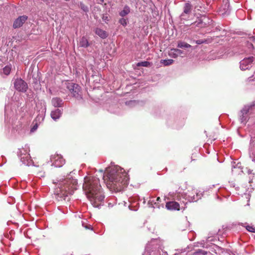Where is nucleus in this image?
<instances>
[{"mask_svg": "<svg viewBox=\"0 0 255 255\" xmlns=\"http://www.w3.org/2000/svg\"><path fill=\"white\" fill-rule=\"evenodd\" d=\"M254 57L253 56L245 58L240 62V68L242 70L249 69L252 67Z\"/></svg>", "mask_w": 255, "mask_h": 255, "instance_id": "nucleus-12", "label": "nucleus"}, {"mask_svg": "<svg viewBox=\"0 0 255 255\" xmlns=\"http://www.w3.org/2000/svg\"><path fill=\"white\" fill-rule=\"evenodd\" d=\"M119 22L123 26H126L127 24V20L125 18H121L119 20Z\"/></svg>", "mask_w": 255, "mask_h": 255, "instance_id": "nucleus-30", "label": "nucleus"}, {"mask_svg": "<svg viewBox=\"0 0 255 255\" xmlns=\"http://www.w3.org/2000/svg\"><path fill=\"white\" fill-rule=\"evenodd\" d=\"M177 47L180 48H188L191 47V45L183 41L178 42Z\"/></svg>", "mask_w": 255, "mask_h": 255, "instance_id": "nucleus-22", "label": "nucleus"}, {"mask_svg": "<svg viewBox=\"0 0 255 255\" xmlns=\"http://www.w3.org/2000/svg\"><path fill=\"white\" fill-rule=\"evenodd\" d=\"M192 5L189 3H186L184 5L183 8V12L180 15L181 19H186L185 15L189 14L192 10Z\"/></svg>", "mask_w": 255, "mask_h": 255, "instance_id": "nucleus-16", "label": "nucleus"}, {"mask_svg": "<svg viewBox=\"0 0 255 255\" xmlns=\"http://www.w3.org/2000/svg\"><path fill=\"white\" fill-rule=\"evenodd\" d=\"M174 60L172 59H165L161 60L160 63L162 64L164 66H168L173 64Z\"/></svg>", "mask_w": 255, "mask_h": 255, "instance_id": "nucleus-24", "label": "nucleus"}, {"mask_svg": "<svg viewBox=\"0 0 255 255\" xmlns=\"http://www.w3.org/2000/svg\"><path fill=\"white\" fill-rule=\"evenodd\" d=\"M156 204V202H154V200L153 199H150L148 201V204L150 206H151L153 208H154V205H155Z\"/></svg>", "mask_w": 255, "mask_h": 255, "instance_id": "nucleus-31", "label": "nucleus"}, {"mask_svg": "<svg viewBox=\"0 0 255 255\" xmlns=\"http://www.w3.org/2000/svg\"><path fill=\"white\" fill-rule=\"evenodd\" d=\"M134 206V203H131V204L129 206V208L130 210L136 211L137 210V208H135L134 209H132V207Z\"/></svg>", "mask_w": 255, "mask_h": 255, "instance_id": "nucleus-33", "label": "nucleus"}, {"mask_svg": "<svg viewBox=\"0 0 255 255\" xmlns=\"http://www.w3.org/2000/svg\"><path fill=\"white\" fill-rule=\"evenodd\" d=\"M99 1H98V3H102L104 2V0H98Z\"/></svg>", "mask_w": 255, "mask_h": 255, "instance_id": "nucleus-38", "label": "nucleus"}, {"mask_svg": "<svg viewBox=\"0 0 255 255\" xmlns=\"http://www.w3.org/2000/svg\"><path fill=\"white\" fill-rule=\"evenodd\" d=\"M95 31L96 34H97L101 38L105 39L108 36L107 32L101 28H97Z\"/></svg>", "mask_w": 255, "mask_h": 255, "instance_id": "nucleus-20", "label": "nucleus"}, {"mask_svg": "<svg viewBox=\"0 0 255 255\" xmlns=\"http://www.w3.org/2000/svg\"><path fill=\"white\" fill-rule=\"evenodd\" d=\"M67 88L72 94L73 97L78 99H82L81 87L78 84L69 83L67 86Z\"/></svg>", "mask_w": 255, "mask_h": 255, "instance_id": "nucleus-8", "label": "nucleus"}, {"mask_svg": "<svg viewBox=\"0 0 255 255\" xmlns=\"http://www.w3.org/2000/svg\"><path fill=\"white\" fill-rule=\"evenodd\" d=\"M79 45L83 47H87L89 46V42L87 39L83 37L79 41Z\"/></svg>", "mask_w": 255, "mask_h": 255, "instance_id": "nucleus-21", "label": "nucleus"}, {"mask_svg": "<svg viewBox=\"0 0 255 255\" xmlns=\"http://www.w3.org/2000/svg\"><path fill=\"white\" fill-rule=\"evenodd\" d=\"M102 18L103 20L107 23L110 21V18L108 14H103Z\"/></svg>", "mask_w": 255, "mask_h": 255, "instance_id": "nucleus-27", "label": "nucleus"}, {"mask_svg": "<svg viewBox=\"0 0 255 255\" xmlns=\"http://www.w3.org/2000/svg\"><path fill=\"white\" fill-rule=\"evenodd\" d=\"M135 102H136L135 101H129L128 103H127V104H132L135 103Z\"/></svg>", "mask_w": 255, "mask_h": 255, "instance_id": "nucleus-35", "label": "nucleus"}, {"mask_svg": "<svg viewBox=\"0 0 255 255\" xmlns=\"http://www.w3.org/2000/svg\"><path fill=\"white\" fill-rule=\"evenodd\" d=\"M206 254L204 251L199 250L198 251L195 252L193 255H205Z\"/></svg>", "mask_w": 255, "mask_h": 255, "instance_id": "nucleus-28", "label": "nucleus"}, {"mask_svg": "<svg viewBox=\"0 0 255 255\" xmlns=\"http://www.w3.org/2000/svg\"><path fill=\"white\" fill-rule=\"evenodd\" d=\"M51 162L55 167H60L65 163V160L59 154H54L51 156Z\"/></svg>", "mask_w": 255, "mask_h": 255, "instance_id": "nucleus-11", "label": "nucleus"}, {"mask_svg": "<svg viewBox=\"0 0 255 255\" xmlns=\"http://www.w3.org/2000/svg\"><path fill=\"white\" fill-rule=\"evenodd\" d=\"M176 198L185 204V200L190 202L198 201L201 198V194L197 192V190L193 189L191 191H188L186 194H178Z\"/></svg>", "mask_w": 255, "mask_h": 255, "instance_id": "nucleus-4", "label": "nucleus"}, {"mask_svg": "<svg viewBox=\"0 0 255 255\" xmlns=\"http://www.w3.org/2000/svg\"><path fill=\"white\" fill-rule=\"evenodd\" d=\"M150 65V63L148 61H143L137 64L138 66L148 67Z\"/></svg>", "mask_w": 255, "mask_h": 255, "instance_id": "nucleus-26", "label": "nucleus"}, {"mask_svg": "<svg viewBox=\"0 0 255 255\" xmlns=\"http://www.w3.org/2000/svg\"><path fill=\"white\" fill-rule=\"evenodd\" d=\"M129 201L131 203L132 202V198H129Z\"/></svg>", "mask_w": 255, "mask_h": 255, "instance_id": "nucleus-40", "label": "nucleus"}, {"mask_svg": "<svg viewBox=\"0 0 255 255\" xmlns=\"http://www.w3.org/2000/svg\"><path fill=\"white\" fill-rule=\"evenodd\" d=\"M53 183L55 184V195L59 201L66 200L77 189V181L73 178L62 179Z\"/></svg>", "mask_w": 255, "mask_h": 255, "instance_id": "nucleus-3", "label": "nucleus"}, {"mask_svg": "<svg viewBox=\"0 0 255 255\" xmlns=\"http://www.w3.org/2000/svg\"><path fill=\"white\" fill-rule=\"evenodd\" d=\"M10 69L8 67H5L3 68V72L4 74L7 75L10 73Z\"/></svg>", "mask_w": 255, "mask_h": 255, "instance_id": "nucleus-32", "label": "nucleus"}, {"mask_svg": "<svg viewBox=\"0 0 255 255\" xmlns=\"http://www.w3.org/2000/svg\"><path fill=\"white\" fill-rule=\"evenodd\" d=\"M168 55L172 58H176L178 56L183 57L185 55V52L179 49L172 48L168 52Z\"/></svg>", "mask_w": 255, "mask_h": 255, "instance_id": "nucleus-13", "label": "nucleus"}, {"mask_svg": "<svg viewBox=\"0 0 255 255\" xmlns=\"http://www.w3.org/2000/svg\"><path fill=\"white\" fill-rule=\"evenodd\" d=\"M29 147L25 145L24 147L19 149L18 155L21 162L27 166L32 164V160L29 154Z\"/></svg>", "mask_w": 255, "mask_h": 255, "instance_id": "nucleus-6", "label": "nucleus"}, {"mask_svg": "<svg viewBox=\"0 0 255 255\" xmlns=\"http://www.w3.org/2000/svg\"><path fill=\"white\" fill-rule=\"evenodd\" d=\"M156 201L157 202H160V201H161V199H160V197H157V199H156Z\"/></svg>", "mask_w": 255, "mask_h": 255, "instance_id": "nucleus-37", "label": "nucleus"}, {"mask_svg": "<svg viewBox=\"0 0 255 255\" xmlns=\"http://www.w3.org/2000/svg\"><path fill=\"white\" fill-rule=\"evenodd\" d=\"M211 22L212 20L208 17L202 15L197 21L192 23L191 25L192 28L194 27L204 28L209 25Z\"/></svg>", "mask_w": 255, "mask_h": 255, "instance_id": "nucleus-7", "label": "nucleus"}, {"mask_svg": "<svg viewBox=\"0 0 255 255\" xmlns=\"http://www.w3.org/2000/svg\"><path fill=\"white\" fill-rule=\"evenodd\" d=\"M36 109L38 114L36 120L43 121L44 119L46 111V106L44 102H40L36 105Z\"/></svg>", "mask_w": 255, "mask_h": 255, "instance_id": "nucleus-9", "label": "nucleus"}, {"mask_svg": "<svg viewBox=\"0 0 255 255\" xmlns=\"http://www.w3.org/2000/svg\"><path fill=\"white\" fill-rule=\"evenodd\" d=\"M196 43L197 44H201L204 42V41L201 39L197 40L195 41Z\"/></svg>", "mask_w": 255, "mask_h": 255, "instance_id": "nucleus-34", "label": "nucleus"}, {"mask_svg": "<svg viewBox=\"0 0 255 255\" xmlns=\"http://www.w3.org/2000/svg\"><path fill=\"white\" fill-rule=\"evenodd\" d=\"M100 172H101V173H102V172H103V170H100Z\"/></svg>", "mask_w": 255, "mask_h": 255, "instance_id": "nucleus-41", "label": "nucleus"}, {"mask_svg": "<svg viewBox=\"0 0 255 255\" xmlns=\"http://www.w3.org/2000/svg\"><path fill=\"white\" fill-rule=\"evenodd\" d=\"M82 225L83 227H84L86 229H91V227H88V226H84V223H82Z\"/></svg>", "mask_w": 255, "mask_h": 255, "instance_id": "nucleus-36", "label": "nucleus"}, {"mask_svg": "<svg viewBox=\"0 0 255 255\" xmlns=\"http://www.w3.org/2000/svg\"><path fill=\"white\" fill-rule=\"evenodd\" d=\"M129 12L130 8L128 6L126 5L124 7L123 10L120 12V15L124 17L128 14Z\"/></svg>", "mask_w": 255, "mask_h": 255, "instance_id": "nucleus-23", "label": "nucleus"}, {"mask_svg": "<svg viewBox=\"0 0 255 255\" xmlns=\"http://www.w3.org/2000/svg\"><path fill=\"white\" fill-rule=\"evenodd\" d=\"M158 243L159 241L156 239L151 240L147 244L143 255H160L158 250Z\"/></svg>", "mask_w": 255, "mask_h": 255, "instance_id": "nucleus-5", "label": "nucleus"}, {"mask_svg": "<svg viewBox=\"0 0 255 255\" xmlns=\"http://www.w3.org/2000/svg\"><path fill=\"white\" fill-rule=\"evenodd\" d=\"M250 109V107L248 106H246L244 107V108L241 111V115L240 116V121L242 123H246L248 116V113L249 112Z\"/></svg>", "mask_w": 255, "mask_h": 255, "instance_id": "nucleus-14", "label": "nucleus"}, {"mask_svg": "<svg viewBox=\"0 0 255 255\" xmlns=\"http://www.w3.org/2000/svg\"><path fill=\"white\" fill-rule=\"evenodd\" d=\"M62 115V111L60 109H56L54 111H52L51 112V117L52 118V119H53L54 120L56 121L57 120V119H59L60 118V117H61Z\"/></svg>", "mask_w": 255, "mask_h": 255, "instance_id": "nucleus-19", "label": "nucleus"}, {"mask_svg": "<svg viewBox=\"0 0 255 255\" xmlns=\"http://www.w3.org/2000/svg\"><path fill=\"white\" fill-rule=\"evenodd\" d=\"M14 86L16 90L21 92H25L28 88L27 83L21 78L15 80Z\"/></svg>", "mask_w": 255, "mask_h": 255, "instance_id": "nucleus-10", "label": "nucleus"}, {"mask_svg": "<svg viewBox=\"0 0 255 255\" xmlns=\"http://www.w3.org/2000/svg\"><path fill=\"white\" fill-rule=\"evenodd\" d=\"M247 224H245V225L244 226H245L246 228V229L250 232H252V233H255V228L253 226H251V225H246Z\"/></svg>", "mask_w": 255, "mask_h": 255, "instance_id": "nucleus-25", "label": "nucleus"}, {"mask_svg": "<svg viewBox=\"0 0 255 255\" xmlns=\"http://www.w3.org/2000/svg\"><path fill=\"white\" fill-rule=\"evenodd\" d=\"M166 208L170 210H179L180 205L178 203L175 201H170L167 202Z\"/></svg>", "mask_w": 255, "mask_h": 255, "instance_id": "nucleus-17", "label": "nucleus"}, {"mask_svg": "<svg viewBox=\"0 0 255 255\" xmlns=\"http://www.w3.org/2000/svg\"><path fill=\"white\" fill-rule=\"evenodd\" d=\"M83 188L92 205L95 207L99 208L105 198L99 179L94 176L85 177Z\"/></svg>", "mask_w": 255, "mask_h": 255, "instance_id": "nucleus-2", "label": "nucleus"}, {"mask_svg": "<svg viewBox=\"0 0 255 255\" xmlns=\"http://www.w3.org/2000/svg\"><path fill=\"white\" fill-rule=\"evenodd\" d=\"M81 8L84 11L87 12L88 11V7L85 5L83 3L81 2L80 4Z\"/></svg>", "mask_w": 255, "mask_h": 255, "instance_id": "nucleus-29", "label": "nucleus"}, {"mask_svg": "<svg viewBox=\"0 0 255 255\" xmlns=\"http://www.w3.org/2000/svg\"><path fill=\"white\" fill-rule=\"evenodd\" d=\"M27 19V16L26 15L19 16L13 22V28H17L21 27Z\"/></svg>", "mask_w": 255, "mask_h": 255, "instance_id": "nucleus-15", "label": "nucleus"}, {"mask_svg": "<svg viewBox=\"0 0 255 255\" xmlns=\"http://www.w3.org/2000/svg\"><path fill=\"white\" fill-rule=\"evenodd\" d=\"M107 187L111 191L120 192L128 183V177L125 170L118 165L107 167L103 175Z\"/></svg>", "mask_w": 255, "mask_h": 255, "instance_id": "nucleus-1", "label": "nucleus"}, {"mask_svg": "<svg viewBox=\"0 0 255 255\" xmlns=\"http://www.w3.org/2000/svg\"><path fill=\"white\" fill-rule=\"evenodd\" d=\"M37 128V126H34V127L32 129V130H33V129H36Z\"/></svg>", "mask_w": 255, "mask_h": 255, "instance_id": "nucleus-39", "label": "nucleus"}, {"mask_svg": "<svg viewBox=\"0 0 255 255\" xmlns=\"http://www.w3.org/2000/svg\"><path fill=\"white\" fill-rule=\"evenodd\" d=\"M51 104L54 107L60 108L63 106L64 103L61 98L55 97L52 99Z\"/></svg>", "mask_w": 255, "mask_h": 255, "instance_id": "nucleus-18", "label": "nucleus"}]
</instances>
